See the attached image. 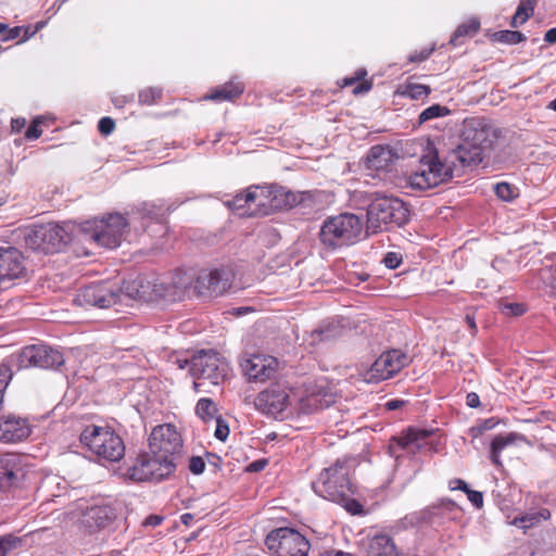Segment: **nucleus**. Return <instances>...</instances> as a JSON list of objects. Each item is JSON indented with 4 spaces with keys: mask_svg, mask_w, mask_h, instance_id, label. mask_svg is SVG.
<instances>
[{
    "mask_svg": "<svg viewBox=\"0 0 556 556\" xmlns=\"http://www.w3.org/2000/svg\"><path fill=\"white\" fill-rule=\"evenodd\" d=\"M189 366L191 376L195 379V391L202 392L206 383L212 386L223 384L230 372V367L225 357L214 350L198 351L190 359L179 364L180 368Z\"/></svg>",
    "mask_w": 556,
    "mask_h": 556,
    "instance_id": "1",
    "label": "nucleus"
},
{
    "mask_svg": "<svg viewBox=\"0 0 556 556\" xmlns=\"http://www.w3.org/2000/svg\"><path fill=\"white\" fill-rule=\"evenodd\" d=\"M364 224L352 213H342L324 220L319 230V241L327 250L353 245L359 241Z\"/></svg>",
    "mask_w": 556,
    "mask_h": 556,
    "instance_id": "2",
    "label": "nucleus"
},
{
    "mask_svg": "<svg viewBox=\"0 0 556 556\" xmlns=\"http://www.w3.org/2000/svg\"><path fill=\"white\" fill-rule=\"evenodd\" d=\"M192 281V276L181 270H176L170 277H160L153 280L139 278L134 281L136 287V295L134 296L144 301L157 299L181 300Z\"/></svg>",
    "mask_w": 556,
    "mask_h": 556,
    "instance_id": "3",
    "label": "nucleus"
},
{
    "mask_svg": "<svg viewBox=\"0 0 556 556\" xmlns=\"http://www.w3.org/2000/svg\"><path fill=\"white\" fill-rule=\"evenodd\" d=\"M453 177L450 165L442 163L437 152L424 155L418 166L403 178L402 188L410 191H427L448 181Z\"/></svg>",
    "mask_w": 556,
    "mask_h": 556,
    "instance_id": "4",
    "label": "nucleus"
},
{
    "mask_svg": "<svg viewBox=\"0 0 556 556\" xmlns=\"http://www.w3.org/2000/svg\"><path fill=\"white\" fill-rule=\"evenodd\" d=\"M352 469L353 465L349 459H338L320 472L318 479L312 484L313 490L329 501L342 500L344 494L356 491L351 480Z\"/></svg>",
    "mask_w": 556,
    "mask_h": 556,
    "instance_id": "5",
    "label": "nucleus"
},
{
    "mask_svg": "<svg viewBox=\"0 0 556 556\" xmlns=\"http://www.w3.org/2000/svg\"><path fill=\"white\" fill-rule=\"evenodd\" d=\"M409 219L407 205L399 198L378 197L369 204L367 211V227L372 232L381 231L383 227L405 225Z\"/></svg>",
    "mask_w": 556,
    "mask_h": 556,
    "instance_id": "6",
    "label": "nucleus"
},
{
    "mask_svg": "<svg viewBox=\"0 0 556 556\" xmlns=\"http://www.w3.org/2000/svg\"><path fill=\"white\" fill-rule=\"evenodd\" d=\"M80 441L99 458L118 462L125 455L123 439L110 427L88 426L80 434Z\"/></svg>",
    "mask_w": 556,
    "mask_h": 556,
    "instance_id": "7",
    "label": "nucleus"
},
{
    "mask_svg": "<svg viewBox=\"0 0 556 556\" xmlns=\"http://www.w3.org/2000/svg\"><path fill=\"white\" fill-rule=\"evenodd\" d=\"M127 228L128 222L121 214H110L106 218L87 220L81 226L86 240L106 249L117 248Z\"/></svg>",
    "mask_w": 556,
    "mask_h": 556,
    "instance_id": "8",
    "label": "nucleus"
},
{
    "mask_svg": "<svg viewBox=\"0 0 556 556\" xmlns=\"http://www.w3.org/2000/svg\"><path fill=\"white\" fill-rule=\"evenodd\" d=\"M23 239L26 247L34 251L54 253L67 243L68 233L62 226L48 223L25 228Z\"/></svg>",
    "mask_w": 556,
    "mask_h": 556,
    "instance_id": "9",
    "label": "nucleus"
},
{
    "mask_svg": "<svg viewBox=\"0 0 556 556\" xmlns=\"http://www.w3.org/2000/svg\"><path fill=\"white\" fill-rule=\"evenodd\" d=\"M265 545L276 556H307L311 549L309 541L292 528L270 531L265 539Z\"/></svg>",
    "mask_w": 556,
    "mask_h": 556,
    "instance_id": "10",
    "label": "nucleus"
},
{
    "mask_svg": "<svg viewBox=\"0 0 556 556\" xmlns=\"http://www.w3.org/2000/svg\"><path fill=\"white\" fill-rule=\"evenodd\" d=\"M176 464L154 454H140L136 463L127 470V477L137 482L161 481L169 477Z\"/></svg>",
    "mask_w": 556,
    "mask_h": 556,
    "instance_id": "11",
    "label": "nucleus"
},
{
    "mask_svg": "<svg viewBox=\"0 0 556 556\" xmlns=\"http://www.w3.org/2000/svg\"><path fill=\"white\" fill-rule=\"evenodd\" d=\"M408 363V357L400 350L383 352L369 367L361 372L367 383H378L396 375Z\"/></svg>",
    "mask_w": 556,
    "mask_h": 556,
    "instance_id": "12",
    "label": "nucleus"
},
{
    "mask_svg": "<svg viewBox=\"0 0 556 556\" xmlns=\"http://www.w3.org/2000/svg\"><path fill=\"white\" fill-rule=\"evenodd\" d=\"M121 301L119 288L111 282H98L80 288L74 302L80 306L109 308Z\"/></svg>",
    "mask_w": 556,
    "mask_h": 556,
    "instance_id": "13",
    "label": "nucleus"
},
{
    "mask_svg": "<svg viewBox=\"0 0 556 556\" xmlns=\"http://www.w3.org/2000/svg\"><path fill=\"white\" fill-rule=\"evenodd\" d=\"M149 447L152 454L175 463L176 455L182 450V439L175 426L160 425L150 434Z\"/></svg>",
    "mask_w": 556,
    "mask_h": 556,
    "instance_id": "14",
    "label": "nucleus"
},
{
    "mask_svg": "<svg viewBox=\"0 0 556 556\" xmlns=\"http://www.w3.org/2000/svg\"><path fill=\"white\" fill-rule=\"evenodd\" d=\"M64 363L63 354L51 346L38 344L24 348L18 355L20 367L56 368Z\"/></svg>",
    "mask_w": 556,
    "mask_h": 556,
    "instance_id": "15",
    "label": "nucleus"
},
{
    "mask_svg": "<svg viewBox=\"0 0 556 556\" xmlns=\"http://www.w3.org/2000/svg\"><path fill=\"white\" fill-rule=\"evenodd\" d=\"M233 277L230 268L204 270L198 276L194 288L200 295H222L230 289Z\"/></svg>",
    "mask_w": 556,
    "mask_h": 556,
    "instance_id": "16",
    "label": "nucleus"
},
{
    "mask_svg": "<svg viewBox=\"0 0 556 556\" xmlns=\"http://www.w3.org/2000/svg\"><path fill=\"white\" fill-rule=\"evenodd\" d=\"M290 405V393L281 384L275 383L260 392L255 399V407L262 413L277 418Z\"/></svg>",
    "mask_w": 556,
    "mask_h": 556,
    "instance_id": "17",
    "label": "nucleus"
},
{
    "mask_svg": "<svg viewBox=\"0 0 556 556\" xmlns=\"http://www.w3.org/2000/svg\"><path fill=\"white\" fill-rule=\"evenodd\" d=\"M243 374L250 381L264 382L271 379L278 369V361L269 355L253 354L241 362Z\"/></svg>",
    "mask_w": 556,
    "mask_h": 556,
    "instance_id": "18",
    "label": "nucleus"
},
{
    "mask_svg": "<svg viewBox=\"0 0 556 556\" xmlns=\"http://www.w3.org/2000/svg\"><path fill=\"white\" fill-rule=\"evenodd\" d=\"M25 258L14 247L0 248V282L14 280L25 275Z\"/></svg>",
    "mask_w": 556,
    "mask_h": 556,
    "instance_id": "19",
    "label": "nucleus"
},
{
    "mask_svg": "<svg viewBox=\"0 0 556 556\" xmlns=\"http://www.w3.org/2000/svg\"><path fill=\"white\" fill-rule=\"evenodd\" d=\"M31 433L27 419L8 415L0 418V441L4 443L21 442Z\"/></svg>",
    "mask_w": 556,
    "mask_h": 556,
    "instance_id": "20",
    "label": "nucleus"
},
{
    "mask_svg": "<svg viewBox=\"0 0 556 556\" xmlns=\"http://www.w3.org/2000/svg\"><path fill=\"white\" fill-rule=\"evenodd\" d=\"M25 477L22 459L16 454L0 456V490H9Z\"/></svg>",
    "mask_w": 556,
    "mask_h": 556,
    "instance_id": "21",
    "label": "nucleus"
},
{
    "mask_svg": "<svg viewBox=\"0 0 556 556\" xmlns=\"http://www.w3.org/2000/svg\"><path fill=\"white\" fill-rule=\"evenodd\" d=\"M464 139L485 153L491 150L497 139V130L482 121L468 125L464 131Z\"/></svg>",
    "mask_w": 556,
    "mask_h": 556,
    "instance_id": "22",
    "label": "nucleus"
},
{
    "mask_svg": "<svg viewBox=\"0 0 556 556\" xmlns=\"http://www.w3.org/2000/svg\"><path fill=\"white\" fill-rule=\"evenodd\" d=\"M264 189L258 187H250L242 193L236 194L231 200L227 201L226 204L232 211L240 212V215H252L254 211H251V205L255 203L258 206H265L264 199L266 198Z\"/></svg>",
    "mask_w": 556,
    "mask_h": 556,
    "instance_id": "23",
    "label": "nucleus"
},
{
    "mask_svg": "<svg viewBox=\"0 0 556 556\" xmlns=\"http://www.w3.org/2000/svg\"><path fill=\"white\" fill-rule=\"evenodd\" d=\"M115 510L109 505L92 506L83 515V523L91 531L109 527L115 519Z\"/></svg>",
    "mask_w": 556,
    "mask_h": 556,
    "instance_id": "24",
    "label": "nucleus"
},
{
    "mask_svg": "<svg viewBox=\"0 0 556 556\" xmlns=\"http://www.w3.org/2000/svg\"><path fill=\"white\" fill-rule=\"evenodd\" d=\"M367 556H400L393 539L388 534H376L365 545Z\"/></svg>",
    "mask_w": 556,
    "mask_h": 556,
    "instance_id": "25",
    "label": "nucleus"
},
{
    "mask_svg": "<svg viewBox=\"0 0 556 556\" xmlns=\"http://www.w3.org/2000/svg\"><path fill=\"white\" fill-rule=\"evenodd\" d=\"M393 161L394 154L389 147L374 146L365 159V166L371 170H386Z\"/></svg>",
    "mask_w": 556,
    "mask_h": 556,
    "instance_id": "26",
    "label": "nucleus"
},
{
    "mask_svg": "<svg viewBox=\"0 0 556 556\" xmlns=\"http://www.w3.org/2000/svg\"><path fill=\"white\" fill-rule=\"evenodd\" d=\"M484 154L485 153L481 150V148H477L464 138L457 148L453 151L454 157L459 161L463 166L479 164L482 162Z\"/></svg>",
    "mask_w": 556,
    "mask_h": 556,
    "instance_id": "27",
    "label": "nucleus"
},
{
    "mask_svg": "<svg viewBox=\"0 0 556 556\" xmlns=\"http://www.w3.org/2000/svg\"><path fill=\"white\" fill-rule=\"evenodd\" d=\"M431 434V431L420 429H408V431L401 437L396 438L395 441L399 446L403 450H407L410 453H415L420 450L422 442Z\"/></svg>",
    "mask_w": 556,
    "mask_h": 556,
    "instance_id": "28",
    "label": "nucleus"
},
{
    "mask_svg": "<svg viewBox=\"0 0 556 556\" xmlns=\"http://www.w3.org/2000/svg\"><path fill=\"white\" fill-rule=\"evenodd\" d=\"M521 435L509 432L506 434H497L494 437V439L491 442V450H490V458L491 462L497 466L502 467V460H501V453L504 448L507 446L514 444L517 439H520Z\"/></svg>",
    "mask_w": 556,
    "mask_h": 556,
    "instance_id": "29",
    "label": "nucleus"
},
{
    "mask_svg": "<svg viewBox=\"0 0 556 556\" xmlns=\"http://www.w3.org/2000/svg\"><path fill=\"white\" fill-rule=\"evenodd\" d=\"M169 211L170 206H166L163 201L159 203L144 202L138 208V213L141 215L142 219H150L157 223L162 222Z\"/></svg>",
    "mask_w": 556,
    "mask_h": 556,
    "instance_id": "30",
    "label": "nucleus"
},
{
    "mask_svg": "<svg viewBox=\"0 0 556 556\" xmlns=\"http://www.w3.org/2000/svg\"><path fill=\"white\" fill-rule=\"evenodd\" d=\"M243 92V86L241 84L228 83L218 88L213 92L205 96V99L213 101H232Z\"/></svg>",
    "mask_w": 556,
    "mask_h": 556,
    "instance_id": "31",
    "label": "nucleus"
},
{
    "mask_svg": "<svg viewBox=\"0 0 556 556\" xmlns=\"http://www.w3.org/2000/svg\"><path fill=\"white\" fill-rule=\"evenodd\" d=\"M304 193H296L289 190H286L283 188H280L275 191L274 194V207H280V208H291L304 200Z\"/></svg>",
    "mask_w": 556,
    "mask_h": 556,
    "instance_id": "32",
    "label": "nucleus"
},
{
    "mask_svg": "<svg viewBox=\"0 0 556 556\" xmlns=\"http://www.w3.org/2000/svg\"><path fill=\"white\" fill-rule=\"evenodd\" d=\"M551 517V513L546 508H540L539 510L529 511L520 517L514 519V525L522 529H529L539 525L543 520H547Z\"/></svg>",
    "mask_w": 556,
    "mask_h": 556,
    "instance_id": "33",
    "label": "nucleus"
},
{
    "mask_svg": "<svg viewBox=\"0 0 556 556\" xmlns=\"http://www.w3.org/2000/svg\"><path fill=\"white\" fill-rule=\"evenodd\" d=\"M456 507L452 500H442L439 504L432 505L420 513V519L424 522L434 523V519L441 516L443 509L452 510Z\"/></svg>",
    "mask_w": 556,
    "mask_h": 556,
    "instance_id": "34",
    "label": "nucleus"
},
{
    "mask_svg": "<svg viewBox=\"0 0 556 556\" xmlns=\"http://www.w3.org/2000/svg\"><path fill=\"white\" fill-rule=\"evenodd\" d=\"M534 5H535L534 0L522 1L518 5V8L511 18V22H510L511 27L517 28L520 25L525 24L528 21V18L533 14Z\"/></svg>",
    "mask_w": 556,
    "mask_h": 556,
    "instance_id": "35",
    "label": "nucleus"
},
{
    "mask_svg": "<svg viewBox=\"0 0 556 556\" xmlns=\"http://www.w3.org/2000/svg\"><path fill=\"white\" fill-rule=\"evenodd\" d=\"M480 28V22L476 18H471L460 24L451 37L450 42L454 46L460 43L459 39L468 35H475Z\"/></svg>",
    "mask_w": 556,
    "mask_h": 556,
    "instance_id": "36",
    "label": "nucleus"
},
{
    "mask_svg": "<svg viewBox=\"0 0 556 556\" xmlns=\"http://www.w3.org/2000/svg\"><path fill=\"white\" fill-rule=\"evenodd\" d=\"M195 413L201 419L208 420L214 418L217 408L211 399L203 397L198 401Z\"/></svg>",
    "mask_w": 556,
    "mask_h": 556,
    "instance_id": "37",
    "label": "nucleus"
},
{
    "mask_svg": "<svg viewBox=\"0 0 556 556\" xmlns=\"http://www.w3.org/2000/svg\"><path fill=\"white\" fill-rule=\"evenodd\" d=\"M450 114V109L447 106H443L440 104H432L431 106L425 109L418 117L419 124H424L428 121L443 117Z\"/></svg>",
    "mask_w": 556,
    "mask_h": 556,
    "instance_id": "38",
    "label": "nucleus"
},
{
    "mask_svg": "<svg viewBox=\"0 0 556 556\" xmlns=\"http://www.w3.org/2000/svg\"><path fill=\"white\" fill-rule=\"evenodd\" d=\"M162 88L148 87L139 92L138 101L141 105H153L162 99Z\"/></svg>",
    "mask_w": 556,
    "mask_h": 556,
    "instance_id": "39",
    "label": "nucleus"
},
{
    "mask_svg": "<svg viewBox=\"0 0 556 556\" xmlns=\"http://www.w3.org/2000/svg\"><path fill=\"white\" fill-rule=\"evenodd\" d=\"M354 493L355 492H349L343 495L342 500H333L332 502L342 505L351 515H364L365 510L363 505L357 500L351 497Z\"/></svg>",
    "mask_w": 556,
    "mask_h": 556,
    "instance_id": "40",
    "label": "nucleus"
},
{
    "mask_svg": "<svg viewBox=\"0 0 556 556\" xmlns=\"http://www.w3.org/2000/svg\"><path fill=\"white\" fill-rule=\"evenodd\" d=\"M13 378V370L11 368L10 359H4L0 364V406L3 403L4 392Z\"/></svg>",
    "mask_w": 556,
    "mask_h": 556,
    "instance_id": "41",
    "label": "nucleus"
},
{
    "mask_svg": "<svg viewBox=\"0 0 556 556\" xmlns=\"http://www.w3.org/2000/svg\"><path fill=\"white\" fill-rule=\"evenodd\" d=\"M430 92L431 89L429 86L420 84H407L403 94L410 99L418 100L428 97Z\"/></svg>",
    "mask_w": 556,
    "mask_h": 556,
    "instance_id": "42",
    "label": "nucleus"
},
{
    "mask_svg": "<svg viewBox=\"0 0 556 556\" xmlns=\"http://www.w3.org/2000/svg\"><path fill=\"white\" fill-rule=\"evenodd\" d=\"M495 38L500 42L517 45L526 40V36L517 30H501L495 33Z\"/></svg>",
    "mask_w": 556,
    "mask_h": 556,
    "instance_id": "43",
    "label": "nucleus"
},
{
    "mask_svg": "<svg viewBox=\"0 0 556 556\" xmlns=\"http://www.w3.org/2000/svg\"><path fill=\"white\" fill-rule=\"evenodd\" d=\"M320 401L314 394L302 397L299 402V413L312 414L319 408Z\"/></svg>",
    "mask_w": 556,
    "mask_h": 556,
    "instance_id": "44",
    "label": "nucleus"
},
{
    "mask_svg": "<svg viewBox=\"0 0 556 556\" xmlns=\"http://www.w3.org/2000/svg\"><path fill=\"white\" fill-rule=\"evenodd\" d=\"M495 194L503 201H511L516 194V188L507 182H498L494 186Z\"/></svg>",
    "mask_w": 556,
    "mask_h": 556,
    "instance_id": "45",
    "label": "nucleus"
},
{
    "mask_svg": "<svg viewBox=\"0 0 556 556\" xmlns=\"http://www.w3.org/2000/svg\"><path fill=\"white\" fill-rule=\"evenodd\" d=\"M22 543V540L15 535L7 534L0 538V556H5L7 553L16 548Z\"/></svg>",
    "mask_w": 556,
    "mask_h": 556,
    "instance_id": "46",
    "label": "nucleus"
},
{
    "mask_svg": "<svg viewBox=\"0 0 556 556\" xmlns=\"http://www.w3.org/2000/svg\"><path fill=\"white\" fill-rule=\"evenodd\" d=\"M496 421L493 418H489L483 420L477 426H473L469 429L470 434L472 438H477L481 435L484 431L491 430L495 427Z\"/></svg>",
    "mask_w": 556,
    "mask_h": 556,
    "instance_id": "47",
    "label": "nucleus"
},
{
    "mask_svg": "<svg viewBox=\"0 0 556 556\" xmlns=\"http://www.w3.org/2000/svg\"><path fill=\"white\" fill-rule=\"evenodd\" d=\"M402 262L403 257L402 254L399 252H388L382 260V263L386 265V267L390 269L397 268L402 264Z\"/></svg>",
    "mask_w": 556,
    "mask_h": 556,
    "instance_id": "48",
    "label": "nucleus"
},
{
    "mask_svg": "<svg viewBox=\"0 0 556 556\" xmlns=\"http://www.w3.org/2000/svg\"><path fill=\"white\" fill-rule=\"evenodd\" d=\"M98 129L104 136L111 135L115 129L114 119L108 116L102 117L98 123Z\"/></svg>",
    "mask_w": 556,
    "mask_h": 556,
    "instance_id": "49",
    "label": "nucleus"
},
{
    "mask_svg": "<svg viewBox=\"0 0 556 556\" xmlns=\"http://www.w3.org/2000/svg\"><path fill=\"white\" fill-rule=\"evenodd\" d=\"M188 468L193 475H201L205 469V462L200 456H192L189 459Z\"/></svg>",
    "mask_w": 556,
    "mask_h": 556,
    "instance_id": "50",
    "label": "nucleus"
},
{
    "mask_svg": "<svg viewBox=\"0 0 556 556\" xmlns=\"http://www.w3.org/2000/svg\"><path fill=\"white\" fill-rule=\"evenodd\" d=\"M503 312L510 316H520L526 312V307L520 303H506L503 306Z\"/></svg>",
    "mask_w": 556,
    "mask_h": 556,
    "instance_id": "51",
    "label": "nucleus"
},
{
    "mask_svg": "<svg viewBox=\"0 0 556 556\" xmlns=\"http://www.w3.org/2000/svg\"><path fill=\"white\" fill-rule=\"evenodd\" d=\"M228 435H229L228 425L218 418L216 420L215 437L220 441H225L228 438Z\"/></svg>",
    "mask_w": 556,
    "mask_h": 556,
    "instance_id": "52",
    "label": "nucleus"
},
{
    "mask_svg": "<svg viewBox=\"0 0 556 556\" xmlns=\"http://www.w3.org/2000/svg\"><path fill=\"white\" fill-rule=\"evenodd\" d=\"M466 494L473 506L477 508H481L483 506V495L481 492L469 489Z\"/></svg>",
    "mask_w": 556,
    "mask_h": 556,
    "instance_id": "53",
    "label": "nucleus"
},
{
    "mask_svg": "<svg viewBox=\"0 0 556 556\" xmlns=\"http://www.w3.org/2000/svg\"><path fill=\"white\" fill-rule=\"evenodd\" d=\"M41 130L39 129V121L35 119L31 125L27 128L25 137L27 139H37L41 136Z\"/></svg>",
    "mask_w": 556,
    "mask_h": 556,
    "instance_id": "54",
    "label": "nucleus"
},
{
    "mask_svg": "<svg viewBox=\"0 0 556 556\" xmlns=\"http://www.w3.org/2000/svg\"><path fill=\"white\" fill-rule=\"evenodd\" d=\"M433 50H434L433 48H430V49H422L420 52H415L409 55V61L418 62V63L426 61L431 55Z\"/></svg>",
    "mask_w": 556,
    "mask_h": 556,
    "instance_id": "55",
    "label": "nucleus"
},
{
    "mask_svg": "<svg viewBox=\"0 0 556 556\" xmlns=\"http://www.w3.org/2000/svg\"><path fill=\"white\" fill-rule=\"evenodd\" d=\"M268 464L267 459H257L249 464L247 470L249 472H258L262 471Z\"/></svg>",
    "mask_w": 556,
    "mask_h": 556,
    "instance_id": "56",
    "label": "nucleus"
},
{
    "mask_svg": "<svg viewBox=\"0 0 556 556\" xmlns=\"http://www.w3.org/2000/svg\"><path fill=\"white\" fill-rule=\"evenodd\" d=\"M365 70H358L355 72V76L344 78V86H353L366 76Z\"/></svg>",
    "mask_w": 556,
    "mask_h": 556,
    "instance_id": "57",
    "label": "nucleus"
},
{
    "mask_svg": "<svg viewBox=\"0 0 556 556\" xmlns=\"http://www.w3.org/2000/svg\"><path fill=\"white\" fill-rule=\"evenodd\" d=\"M134 101V94L130 96H116L112 99L116 108H123L125 104Z\"/></svg>",
    "mask_w": 556,
    "mask_h": 556,
    "instance_id": "58",
    "label": "nucleus"
},
{
    "mask_svg": "<svg viewBox=\"0 0 556 556\" xmlns=\"http://www.w3.org/2000/svg\"><path fill=\"white\" fill-rule=\"evenodd\" d=\"M448 485L451 490H462L465 493L469 490L468 484L462 479H453L450 481Z\"/></svg>",
    "mask_w": 556,
    "mask_h": 556,
    "instance_id": "59",
    "label": "nucleus"
},
{
    "mask_svg": "<svg viewBox=\"0 0 556 556\" xmlns=\"http://www.w3.org/2000/svg\"><path fill=\"white\" fill-rule=\"evenodd\" d=\"M372 87V84L370 81L364 80L359 83L354 89V94L365 93L368 92Z\"/></svg>",
    "mask_w": 556,
    "mask_h": 556,
    "instance_id": "60",
    "label": "nucleus"
},
{
    "mask_svg": "<svg viewBox=\"0 0 556 556\" xmlns=\"http://www.w3.org/2000/svg\"><path fill=\"white\" fill-rule=\"evenodd\" d=\"M466 404L469 407L476 408L480 405V399L479 395L475 392H470L466 396Z\"/></svg>",
    "mask_w": 556,
    "mask_h": 556,
    "instance_id": "61",
    "label": "nucleus"
},
{
    "mask_svg": "<svg viewBox=\"0 0 556 556\" xmlns=\"http://www.w3.org/2000/svg\"><path fill=\"white\" fill-rule=\"evenodd\" d=\"M21 31H22V28L18 26L10 28V29H8V33L3 36L2 40L3 41L13 40V39L20 37Z\"/></svg>",
    "mask_w": 556,
    "mask_h": 556,
    "instance_id": "62",
    "label": "nucleus"
},
{
    "mask_svg": "<svg viewBox=\"0 0 556 556\" xmlns=\"http://www.w3.org/2000/svg\"><path fill=\"white\" fill-rule=\"evenodd\" d=\"M162 521H163V518L161 516L150 515L146 518V520L143 521V525L156 527V526L161 525Z\"/></svg>",
    "mask_w": 556,
    "mask_h": 556,
    "instance_id": "63",
    "label": "nucleus"
},
{
    "mask_svg": "<svg viewBox=\"0 0 556 556\" xmlns=\"http://www.w3.org/2000/svg\"><path fill=\"white\" fill-rule=\"evenodd\" d=\"M544 40L548 43H556V27L551 28L545 33Z\"/></svg>",
    "mask_w": 556,
    "mask_h": 556,
    "instance_id": "64",
    "label": "nucleus"
}]
</instances>
